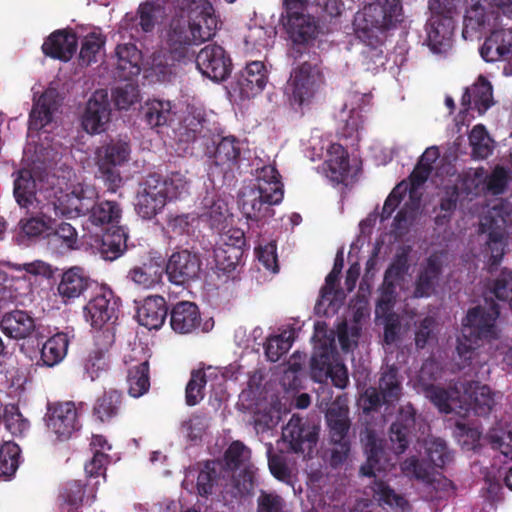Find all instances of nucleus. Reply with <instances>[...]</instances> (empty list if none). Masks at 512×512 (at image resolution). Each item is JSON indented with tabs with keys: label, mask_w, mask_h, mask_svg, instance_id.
I'll return each instance as SVG.
<instances>
[{
	"label": "nucleus",
	"mask_w": 512,
	"mask_h": 512,
	"mask_svg": "<svg viewBox=\"0 0 512 512\" xmlns=\"http://www.w3.org/2000/svg\"><path fill=\"white\" fill-rule=\"evenodd\" d=\"M13 193L21 207L28 208L34 201L37 202V206L40 204L36 199V181L31 170L20 169L16 173Z\"/></svg>",
	"instance_id": "42"
},
{
	"label": "nucleus",
	"mask_w": 512,
	"mask_h": 512,
	"mask_svg": "<svg viewBox=\"0 0 512 512\" xmlns=\"http://www.w3.org/2000/svg\"><path fill=\"white\" fill-rule=\"evenodd\" d=\"M168 312L165 298L160 295H151L144 298L137 306L136 318L140 325L150 330H158L164 324Z\"/></svg>",
	"instance_id": "27"
},
{
	"label": "nucleus",
	"mask_w": 512,
	"mask_h": 512,
	"mask_svg": "<svg viewBox=\"0 0 512 512\" xmlns=\"http://www.w3.org/2000/svg\"><path fill=\"white\" fill-rule=\"evenodd\" d=\"M223 465L215 460L206 461L197 477V490L200 496L208 497L222 489L225 482Z\"/></svg>",
	"instance_id": "35"
},
{
	"label": "nucleus",
	"mask_w": 512,
	"mask_h": 512,
	"mask_svg": "<svg viewBox=\"0 0 512 512\" xmlns=\"http://www.w3.org/2000/svg\"><path fill=\"white\" fill-rule=\"evenodd\" d=\"M468 139L474 158L486 159L492 154L494 141L484 125H475L470 131Z\"/></svg>",
	"instance_id": "48"
},
{
	"label": "nucleus",
	"mask_w": 512,
	"mask_h": 512,
	"mask_svg": "<svg viewBox=\"0 0 512 512\" xmlns=\"http://www.w3.org/2000/svg\"><path fill=\"white\" fill-rule=\"evenodd\" d=\"M459 201V191L457 186L448 187L444 195L440 198L438 206L439 212L434 218V223L437 226L447 225L457 208Z\"/></svg>",
	"instance_id": "52"
},
{
	"label": "nucleus",
	"mask_w": 512,
	"mask_h": 512,
	"mask_svg": "<svg viewBox=\"0 0 512 512\" xmlns=\"http://www.w3.org/2000/svg\"><path fill=\"white\" fill-rule=\"evenodd\" d=\"M473 96V109L480 115L484 114L493 105V89L491 84L483 77L471 88Z\"/></svg>",
	"instance_id": "55"
},
{
	"label": "nucleus",
	"mask_w": 512,
	"mask_h": 512,
	"mask_svg": "<svg viewBox=\"0 0 512 512\" xmlns=\"http://www.w3.org/2000/svg\"><path fill=\"white\" fill-rule=\"evenodd\" d=\"M200 270L199 256L187 249L173 252L164 266V273L169 282L177 286L188 285L197 279Z\"/></svg>",
	"instance_id": "12"
},
{
	"label": "nucleus",
	"mask_w": 512,
	"mask_h": 512,
	"mask_svg": "<svg viewBox=\"0 0 512 512\" xmlns=\"http://www.w3.org/2000/svg\"><path fill=\"white\" fill-rule=\"evenodd\" d=\"M443 271V263L438 253L428 256L421 265L415 281L414 295L418 298L429 297L435 292Z\"/></svg>",
	"instance_id": "28"
},
{
	"label": "nucleus",
	"mask_w": 512,
	"mask_h": 512,
	"mask_svg": "<svg viewBox=\"0 0 512 512\" xmlns=\"http://www.w3.org/2000/svg\"><path fill=\"white\" fill-rule=\"evenodd\" d=\"M251 451L241 441H233L223 455L224 471H235L246 465H253L250 462Z\"/></svg>",
	"instance_id": "51"
},
{
	"label": "nucleus",
	"mask_w": 512,
	"mask_h": 512,
	"mask_svg": "<svg viewBox=\"0 0 512 512\" xmlns=\"http://www.w3.org/2000/svg\"><path fill=\"white\" fill-rule=\"evenodd\" d=\"M50 243H60L61 247L65 250L76 248L78 241V234L76 229L67 222H61L56 225L54 220V228L48 236Z\"/></svg>",
	"instance_id": "59"
},
{
	"label": "nucleus",
	"mask_w": 512,
	"mask_h": 512,
	"mask_svg": "<svg viewBox=\"0 0 512 512\" xmlns=\"http://www.w3.org/2000/svg\"><path fill=\"white\" fill-rule=\"evenodd\" d=\"M401 17V0H374L357 12L353 29L356 37L367 47L363 53L371 55L372 58L382 57L386 34L396 28Z\"/></svg>",
	"instance_id": "2"
},
{
	"label": "nucleus",
	"mask_w": 512,
	"mask_h": 512,
	"mask_svg": "<svg viewBox=\"0 0 512 512\" xmlns=\"http://www.w3.org/2000/svg\"><path fill=\"white\" fill-rule=\"evenodd\" d=\"M204 207L205 212L202 216L206 218L212 229H218L226 220L228 214L227 203L220 198H205Z\"/></svg>",
	"instance_id": "58"
},
{
	"label": "nucleus",
	"mask_w": 512,
	"mask_h": 512,
	"mask_svg": "<svg viewBox=\"0 0 512 512\" xmlns=\"http://www.w3.org/2000/svg\"><path fill=\"white\" fill-rule=\"evenodd\" d=\"M416 410L411 403L400 406L395 420L389 428L391 449L396 454L404 453L416 436Z\"/></svg>",
	"instance_id": "16"
},
{
	"label": "nucleus",
	"mask_w": 512,
	"mask_h": 512,
	"mask_svg": "<svg viewBox=\"0 0 512 512\" xmlns=\"http://www.w3.org/2000/svg\"><path fill=\"white\" fill-rule=\"evenodd\" d=\"M426 398L433 403L441 413L449 414L454 410L459 398V391L455 388L445 389L435 384L424 387Z\"/></svg>",
	"instance_id": "45"
},
{
	"label": "nucleus",
	"mask_w": 512,
	"mask_h": 512,
	"mask_svg": "<svg viewBox=\"0 0 512 512\" xmlns=\"http://www.w3.org/2000/svg\"><path fill=\"white\" fill-rule=\"evenodd\" d=\"M344 266L343 252L336 254L331 272L326 276L325 285L321 288L320 298L315 305L317 314L326 317L334 315L340 308L343 300V293L335 289L339 276Z\"/></svg>",
	"instance_id": "20"
},
{
	"label": "nucleus",
	"mask_w": 512,
	"mask_h": 512,
	"mask_svg": "<svg viewBox=\"0 0 512 512\" xmlns=\"http://www.w3.org/2000/svg\"><path fill=\"white\" fill-rule=\"evenodd\" d=\"M139 114L144 115L145 122L152 129L169 125L175 115L170 101L158 99L145 102Z\"/></svg>",
	"instance_id": "39"
},
{
	"label": "nucleus",
	"mask_w": 512,
	"mask_h": 512,
	"mask_svg": "<svg viewBox=\"0 0 512 512\" xmlns=\"http://www.w3.org/2000/svg\"><path fill=\"white\" fill-rule=\"evenodd\" d=\"M378 388L386 404L399 400L402 394V384L395 366H389L381 372Z\"/></svg>",
	"instance_id": "47"
},
{
	"label": "nucleus",
	"mask_w": 512,
	"mask_h": 512,
	"mask_svg": "<svg viewBox=\"0 0 512 512\" xmlns=\"http://www.w3.org/2000/svg\"><path fill=\"white\" fill-rule=\"evenodd\" d=\"M111 107L106 89L96 90L86 103L81 117V125L89 134H99L110 122Z\"/></svg>",
	"instance_id": "14"
},
{
	"label": "nucleus",
	"mask_w": 512,
	"mask_h": 512,
	"mask_svg": "<svg viewBox=\"0 0 512 512\" xmlns=\"http://www.w3.org/2000/svg\"><path fill=\"white\" fill-rule=\"evenodd\" d=\"M106 37L101 33H88L81 41L79 64H92L101 61L103 64Z\"/></svg>",
	"instance_id": "44"
},
{
	"label": "nucleus",
	"mask_w": 512,
	"mask_h": 512,
	"mask_svg": "<svg viewBox=\"0 0 512 512\" xmlns=\"http://www.w3.org/2000/svg\"><path fill=\"white\" fill-rule=\"evenodd\" d=\"M241 142L234 136L223 137L214 153V164L227 174L239 168Z\"/></svg>",
	"instance_id": "34"
},
{
	"label": "nucleus",
	"mask_w": 512,
	"mask_h": 512,
	"mask_svg": "<svg viewBox=\"0 0 512 512\" xmlns=\"http://www.w3.org/2000/svg\"><path fill=\"white\" fill-rule=\"evenodd\" d=\"M416 410L411 403L400 406L395 420L389 428L391 449L396 454L404 453L416 436Z\"/></svg>",
	"instance_id": "15"
},
{
	"label": "nucleus",
	"mask_w": 512,
	"mask_h": 512,
	"mask_svg": "<svg viewBox=\"0 0 512 512\" xmlns=\"http://www.w3.org/2000/svg\"><path fill=\"white\" fill-rule=\"evenodd\" d=\"M165 197H153L149 192L141 191L137 197L136 211L143 219H152L160 213L166 205Z\"/></svg>",
	"instance_id": "54"
},
{
	"label": "nucleus",
	"mask_w": 512,
	"mask_h": 512,
	"mask_svg": "<svg viewBox=\"0 0 512 512\" xmlns=\"http://www.w3.org/2000/svg\"><path fill=\"white\" fill-rule=\"evenodd\" d=\"M122 214L120 205L115 201L94 202L89 213V220L93 225L103 226L118 223Z\"/></svg>",
	"instance_id": "46"
},
{
	"label": "nucleus",
	"mask_w": 512,
	"mask_h": 512,
	"mask_svg": "<svg viewBox=\"0 0 512 512\" xmlns=\"http://www.w3.org/2000/svg\"><path fill=\"white\" fill-rule=\"evenodd\" d=\"M286 15H282V23L286 32L295 43H305L312 39L317 30L315 19L306 14V9L284 1Z\"/></svg>",
	"instance_id": "17"
},
{
	"label": "nucleus",
	"mask_w": 512,
	"mask_h": 512,
	"mask_svg": "<svg viewBox=\"0 0 512 512\" xmlns=\"http://www.w3.org/2000/svg\"><path fill=\"white\" fill-rule=\"evenodd\" d=\"M371 489L377 503L360 501L350 512H404L410 509L409 502L386 482L374 480Z\"/></svg>",
	"instance_id": "11"
},
{
	"label": "nucleus",
	"mask_w": 512,
	"mask_h": 512,
	"mask_svg": "<svg viewBox=\"0 0 512 512\" xmlns=\"http://www.w3.org/2000/svg\"><path fill=\"white\" fill-rule=\"evenodd\" d=\"M337 361L338 354L331 343L317 347L310 361V370L313 380L319 383L325 382Z\"/></svg>",
	"instance_id": "37"
},
{
	"label": "nucleus",
	"mask_w": 512,
	"mask_h": 512,
	"mask_svg": "<svg viewBox=\"0 0 512 512\" xmlns=\"http://www.w3.org/2000/svg\"><path fill=\"white\" fill-rule=\"evenodd\" d=\"M123 393L116 389L105 390L94 402L92 415L101 423H110L118 418L124 409Z\"/></svg>",
	"instance_id": "31"
},
{
	"label": "nucleus",
	"mask_w": 512,
	"mask_h": 512,
	"mask_svg": "<svg viewBox=\"0 0 512 512\" xmlns=\"http://www.w3.org/2000/svg\"><path fill=\"white\" fill-rule=\"evenodd\" d=\"M319 427L308 419L294 414L286 426L283 427V439L290 444L295 453L311 452L316 446Z\"/></svg>",
	"instance_id": "13"
},
{
	"label": "nucleus",
	"mask_w": 512,
	"mask_h": 512,
	"mask_svg": "<svg viewBox=\"0 0 512 512\" xmlns=\"http://www.w3.org/2000/svg\"><path fill=\"white\" fill-rule=\"evenodd\" d=\"M112 100L118 110H128L139 101L138 86L129 82L112 90Z\"/></svg>",
	"instance_id": "62"
},
{
	"label": "nucleus",
	"mask_w": 512,
	"mask_h": 512,
	"mask_svg": "<svg viewBox=\"0 0 512 512\" xmlns=\"http://www.w3.org/2000/svg\"><path fill=\"white\" fill-rule=\"evenodd\" d=\"M45 421L48 430L59 441L68 440L81 426L76 406L71 401L49 403Z\"/></svg>",
	"instance_id": "9"
},
{
	"label": "nucleus",
	"mask_w": 512,
	"mask_h": 512,
	"mask_svg": "<svg viewBox=\"0 0 512 512\" xmlns=\"http://www.w3.org/2000/svg\"><path fill=\"white\" fill-rule=\"evenodd\" d=\"M168 313L170 327L177 334L207 333L214 326L212 318L202 324L200 309L191 301L175 303Z\"/></svg>",
	"instance_id": "8"
},
{
	"label": "nucleus",
	"mask_w": 512,
	"mask_h": 512,
	"mask_svg": "<svg viewBox=\"0 0 512 512\" xmlns=\"http://www.w3.org/2000/svg\"><path fill=\"white\" fill-rule=\"evenodd\" d=\"M219 19L209 0H175L174 15L167 30L166 43L173 61L194 57L193 45H200L215 36Z\"/></svg>",
	"instance_id": "1"
},
{
	"label": "nucleus",
	"mask_w": 512,
	"mask_h": 512,
	"mask_svg": "<svg viewBox=\"0 0 512 512\" xmlns=\"http://www.w3.org/2000/svg\"><path fill=\"white\" fill-rule=\"evenodd\" d=\"M414 340L417 349H424L437 341V322L432 316H426L418 323Z\"/></svg>",
	"instance_id": "63"
},
{
	"label": "nucleus",
	"mask_w": 512,
	"mask_h": 512,
	"mask_svg": "<svg viewBox=\"0 0 512 512\" xmlns=\"http://www.w3.org/2000/svg\"><path fill=\"white\" fill-rule=\"evenodd\" d=\"M96 285L82 268L74 266L62 272L57 284V295L63 304L68 305Z\"/></svg>",
	"instance_id": "21"
},
{
	"label": "nucleus",
	"mask_w": 512,
	"mask_h": 512,
	"mask_svg": "<svg viewBox=\"0 0 512 512\" xmlns=\"http://www.w3.org/2000/svg\"><path fill=\"white\" fill-rule=\"evenodd\" d=\"M36 325L34 318L24 310L6 312L0 320V329L11 339L20 340L32 335Z\"/></svg>",
	"instance_id": "29"
},
{
	"label": "nucleus",
	"mask_w": 512,
	"mask_h": 512,
	"mask_svg": "<svg viewBox=\"0 0 512 512\" xmlns=\"http://www.w3.org/2000/svg\"><path fill=\"white\" fill-rule=\"evenodd\" d=\"M205 110L202 107L188 105L187 115L182 121V126L186 130L187 140H195L201 133L203 125L206 122Z\"/></svg>",
	"instance_id": "61"
},
{
	"label": "nucleus",
	"mask_w": 512,
	"mask_h": 512,
	"mask_svg": "<svg viewBox=\"0 0 512 512\" xmlns=\"http://www.w3.org/2000/svg\"><path fill=\"white\" fill-rule=\"evenodd\" d=\"M243 250L217 244L214 249L216 266L224 273L233 272L240 264Z\"/></svg>",
	"instance_id": "53"
},
{
	"label": "nucleus",
	"mask_w": 512,
	"mask_h": 512,
	"mask_svg": "<svg viewBox=\"0 0 512 512\" xmlns=\"http://www.w3.org/2000/svg\"><path fill=\"white\" fill-rule=\"evenodd\" d=\"M500 316L499 304L485 299V305L469 308L461 322L456 352L462 367L471 365L476 350L484 343L498 338L496 321Z\"/></svg>",
	"instance_id": "3"
},
{
	"label": "nucleus",
	"mask_w": 512,
	"mask_h": 512,
	"mask_svg": "<svg viewBox=\"0 0 512 512\" xmlns=\"http://www.w3.org/2000/svg\"><path fill=\"white\" fill-rule=\"evenodd\" d=\"M131 149L127 142L111 139L95 151V162L107 191L115 193L122 185L119 167L130 158Z\"/></svg>",
	"instance_id": "5"
},
{
	"label": "nucleus",
	"mask_w": 512,
	"mask_h": 512,
	"mask_svg": "<svg viewBox=\"0 0 512 512\" xmlns=\"http://www.w3.org/2000/svg\"><path fill=\"white\" fill-rule=\"evenodd\" d=\"M486 439L494 450H499L506 459H512V430L503 427H492Z\"/></svg>",
	"instance_id": "56"
},
{
	"label": "nucleus",
	"mask_w": 512,
	"mask_h": 512,
	"mask_svg": "<svg viewBox=\"0 0 512 512\" xmlns=\"http://www.w3.org/2000/svg\"><path fill=\"white\" fill-rule=\"evenodd\" d=\"M127 240V228L123 226L112 227L96 240V248L104 260L114 261L126 251Z\"/></svg>",
	"instance_id": "30"
},
{
	"label": "nucleus",
	"mask_w": 512,
	"mask_h": 512,
	"mask_svg": "<svg viewBox=\"0 0 512 512\" xmlns=\"http://www.w3.org/2000/svg\"><path fill=\"white\" fill-rule=\"evenodd\" d=\"M102 335L106 338L105 345L93 349L85 361V370L91 380L99 378L110 367L109 347L114 342V335L109 328L102 331Z\"/></svg>",
	"instance_id": "38"
},
{
	"label": "nucleus",
	"mask_w": 512,
	"mask_h": 512,
	"mask_svg": "<svg viewBox=\"0 0 512 512\" xmlns=\"http://www.w3.org/2000/svg\"><path fill=\"white\" fill-rule=\"evenodd\" d=\"M256 471L254 465H246L237 475L225 479L223 488L219 489L223 500L226 503H234L251 495L255 487Z\"/></svg>",
	"instance_id": "25"
},
{
	"label": "nucleus",
	"mask_w": 512,
	"mask_h": 512,
	"mask_svg": "<svg viewBox=\"0 0 512 512\" xmlns=\"http://www.w3.org/2000/svg\"><path fill=\"white\" fill-rule=\"evenodd\" d=\"M401 469L408 477H413L427 484L434 475V467L431 463L419 460L416 456L407 458L402 464Z\"/></svg>",
	"instance_id": "57"
},
{
	"label": "nucleus",
	"mask_w": 512,
	"mask_h": 512,
	"mask_svg": "<svg viewBox=\"0 0 512 512\" xmlns=\"http://www.w3.org/2000/svg\"><path fill=\"white\" fill-rule=\"evenodd\" d=\"M480 47V55L486 62L509 61L512 58V29L495 28Z\"/></svg>",
	"instance_id": "24"
},
{
	"label": "nucleus",
	"mask_w": 512,
	"mask_h": 512,
	"mask_svg": "<svg viewBox=\"0 0 512 512\" xmlns=\"http://www.w3.org/2000/svg\"><path fill=\"white\" fill-rule=\"evenodd\" d=\"M295 340V330L290 328L279 335L267 338L264 345L265 354L269 361L277 362L291 348Z\"/></svg>",
	"instance_id": "49"
},
{
	"label": "nucleus",
	"mask_w": 512,
	"mask_h": 512,
	"mask_svg": "<svg viewBox=\"0 0 512 512\" xmlns=\"http://www.w3.org/2000/svg\"><path fill=\"white\" fill-rule=\"evenodd\" d=\"M500 12L501 9L484 0L473 3L465 12L463 37L480 38L481 34L500 27Z\"/></svg>",
	"instance_id": "7"
},
{
	"label": "nucleus",
	"mask_w": 512,
	"mask_h": 512,
	"mask_svg": "<svg viewBox=\"0 0 512 512\" xmlns=\"http://www.w3.org/2000/svg\"><path fill=\"white\" fill-rule=\"evenodd\" d=\"M69 337L64 332L56 333L46 340L41 349L40 360L46 367H54L66 356Z\"/></svg>",
	"instance_id": "41"
},
{
	"label": "nucleus",
	"mask_w": 512,
	"mask_h": 512,
	"mask_svg": "<svg viewBox=\"0 0 512 512\" xmlns=\"http://www.w3.org/2000/svg\"><path fill=\"white\" fill-rule=\"evenodd\" d=\"M323 83L324 76L319 66H297L288 81L292 90L291 102L298 106L308 103Z\"/></svg>",
	"instance_id": "10"
},
{
	"label": "nucleus",
	"mask_w": 512,
	"mask_h": 512,
	"mask_svg": "<svg viewBox=\"0 0 512 512\" xmlns=\"http://www.w3.org/2000/svg\"><path fill=\"white\" fill-rule=\"evenodd\" d=\"M244 66L238 73L237 86L242 98L250 99L263 91L267 83V66Z\"/></svg>",
	"instance_id": "33"
},
{
	"label": "nucleus",
	"mask_w": 512,
	"mask_h": 512,
	"mask_svg": "<svg viewBox=\"0 0 512 512\" xmlns=\"http://www.w3.org/2000/svg\"><path fill=\"white\" fill-rule=\"evenodd\" d=\"M78 48V36L72 28L57 29L50 33L42 44L46 57L61 62H69Z\"/></svg>",
	"instance_id": "22"
},
{
	"label": "nucleus",
	"mask_w": 512,
	"mask_h": 512,
	"mask_svg": "<svg viewBox=\"0 0 512 512\" xmlns=\"http://www.w3.org/2000/svg\"><path fill=\"white\" fill-rule=\"evenodd\" d=\"M455 21L451 16L431 15L425 30L427 45L435 55L445 56L452 49Z\"/></svg>",
	"instance_id": "19"
},
{
	"label": "nucleus",
	"mask_w": 512,
	"mask_h": 512,
	"mask_svg": "<svg viewBox=\"0 0 512 512\" xmlns=\"http://www.w3.org/2000/svg\"><path fill=\"white\" fill-rule=\"evenodd\" d=\"M164 266L153 258L128 271L127 278L144 289H152L162 283Z\"/></svg>",
	"instance_id": "36"
},
{
	"label": "nucleus",
	"mask_w": 512,
	"mask_h": 512,
	"mask_svg": "<svg viewBox=\"0 0 512 512\" xmlns=\"http://www.w3.org/2000/svg\"><path fill=\"white\" fill-rule=\"evenodd\" d=\"M128 393L134 398L146 394L150 388V365L145 360L131 366L127 372Z\"/></svg>",
	"instance_id": "43"
},
{
	"label": "nucleus",
	"mask_w": 512,
	"mask_h": 512,
	"mask_svg": "<svg viewBox=\"0 0 512 512\" xmlns=\"http://www.w3.org/2000/svg\"><path fill=\"white\" fill-rule=\"evenodd\" d=\"M61 105L59 93L54 88L46 89L37 100H34L29 113L28 129L39 132L53 120V114Z\"/></svg>",
	"instance_id": "23"
},
{
	"label": "nucleus",
	"mask_w": 512,
	"mask_h": 512,
	"mask_svg": "<svg viewBox=\"0 0 512 512\" xmlns=\"http://www.w3.org/2000/svg\"><path fill=\"white\" fill-rule=\"evenodd\" d=\"M96 199L97 191L93 186L78 184L59 201L64 214L78 217L89 214Z\"/></svg>",
	"instance_id": "26"
},
{
	"label": "nucleus",
	"mask_w": 512,
	"mask_h": 512,
	"mask_svg": "<svg viewBox=\"0 0 512 512\" xmlns=\"http://www.w3.org/2000/svg\"><path fill=\"white\" fill-rule=\"evenodd\" d=\"M21 449L12 441L0 443V477L10 479L20 464Z\"/></svg>",
	"instance_id": "50"
},
{
	"label": "nucleus",
	"mask_w": 512,
	"mask_h": 512,
	"mask_svg": "<svg viewBox=\"0 0 512 512\" xmlns=\"http://www.w3.org/2000/svg\"><path fill=\"white\" fill-rule=\"evenodd\" d=\"M471 391L469 395L470 408L478 416H487L495 407L498 396L489 386L481 385L479 382L469 384L466 392Z\"/></svg>",
	"instance_id": "40"
},
{
	"label": "nucleus",
	"mask_w": 512,
	"mask_h": 512,
	"mask_svg": "<svg viewBox=\"0 0 512 512\" xmlns=\"http://www.w3.org/2000/svg\"><path fill=\"white\" fill-rule=\"evenodd\" d=\"M36 211L29 213L27 217L22 218L19 223L18 238L36 240L40 237H48L54 228V218L52 212L56 214L55 203H44L37 206Z\"/></svg>",
	"instance_id": "18"
},
{
	"label": "nucleus",
	"mask_w": 512,
	"mask_h": 512,
	"mask_svg": "<svg viewBox=\"0 0 512 512\" xmlns=\"http://www.w3.org/2000/svg\"><path fill=\"white\" fill-rule=\"evenodd\" d=\"M207 378L204 370H193L185 389V400L189 406H195L204 398Z\"/></svg>",
	"instance_id": "60"
},
{
	"label": "nucleus",
	"mask_w": 512,
	"mask_h": 512,
	"mask_svg": "<svg viewBox=\"0 0 512 512\" xmlns=\"http://www.w3.org/2000/svg\"><path fill=\"white\" fill-rule=\"evenodd\" d=\"M256 512H289L286 500L275 491L260 490Z\"/></svg>",
	"instance_id": "64"
},
{
	"label": "nucleus",
	"mask_w": 512,
	"mask_h": 512,
	"mask_svg": "<svg viewBox=\"0 0 512 512\" xmlns=\"http://www.w3.org/2000/svg\"><path fill=\"white\" fill-rule=\"evenodd\" d=\"M328 439H351V419L347 405L333 402L325 413Z\"/></svg>",
	"instance_id": "32"
},
{
	"label": "nucleus",
	"mask_w": 512,
	"mask_h": 512,
	"mask_svg": "<svg viewBox=\"0 0 512 512\" xmlns=\"http://www.w3.org/2000/svg\"><path fill=\"white\" fill-rule=\"evenodd\" d=\"M257 185L243 195L241 209L247 219L261 221L274 214L272 206L282 202L284 185L281 175L272 165L258 170Z\"/></svg>",
	"instance_id": "4"
},
{
	"label": "nucleus",
	"mask_w": 512,
	"mask_h": 512,
	"mask_svg": "<svg viewBox=\"0 0 512 512\" xmlns=\"http://www.w3.org/2000/svg\"><path fill=\"white\" fill-rule=\"evenodd\" d=\"M93 295L83 307L85 320L94 329L114 324L118 319L120 298L107 286L94 287Z\"/></svg>",
	"instance_id": "6"
}]
</instances>
